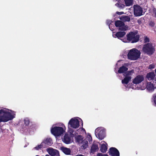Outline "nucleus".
<instances>
[{"label": "nucleus", "instance_id": "obj_1", "mask_svg": "<svg viewBox=\"0 0 156 156\" xmlns=\"http://www.w3.org/2000/svg\"><path fill=\"white\" fill-rule=\"evenodd\" d=\"M15 112L5 108L0 110V122H5L15 117Z\"/></svg>", "mask_w": 156, "mask_h": 156}, {"label": "nucleus", "instance_id": "obj_2", "mask_svg": "<svg viewBox=\"0 0 156 156\" xmlns=\"http://www.w3.org/2000/svg\"><path fill=\"white\" fill-rule=\"evenodd\" d=\"M128 70L127 68L124 66H122L119 68L118 71L119 73H124L123 76L125 78L122 80V82L123 84L128 83L132 79V75L134 73V71L133 70L125 72Z\"/></svg>", "mask_w": 156, "mask_h": 156}, {"label": "nucleus", "instance_id": "obj_3", "mask_svg": "<svg viewBox=\"0 0 156 156\" xmlns=\"http://www.w3.org/2000/svg\"><path fill=\"white\" fill-rule=\"evenodd\" d=\"M127 39H123L122 41L124 42H127V41H131L132 43L137 42L139 39V36L137 34V30L130 32L126 35Z\"/></svg>", "mask_w": 156, "mask_h": 156}, {"label": "nucleus", "instance_id": "obj_4", "mask_svg": "<svg viewBox=\"0 0 156 156\" xmlns=\"http://www.w3.org/2000/svg\"><path fill=\"white\" fill-rule=\"evenodd\" d=\"M66 127L63 124L62 127H54L51 129V133L55 136H61L65 132Z\"/></svg>", "mask_w": 156, "mask_h": 156}, {"label": "nucleus", "instance_id": "obj_5", "mask_svg": "<svg viewBox=\"0 0 156 156\" xmlns=\"http://www.w3.org/2000/svg\"><path fill=\"white\" fill-rule=\"evenodd\" d=\"M140 52L136 48H133L129 51L127 54L128 58L131 60H136L139 58Z\"/></svg>", "mask_w": 156, "mask_h": 156}, {"label": "nucleus", "instance_id": "obj_6", "mask_svg": "<svg viewBox=\"0 0 156 156\" xmlns=\"http://www.w3.org/2000/svg\"><path fill=\"white\" fill-rule=\"evenodd\" d=\"M143 51L148 55H152L155 51L154 47L151 43L144 44L142 49Z\"/></svg>", "mask_w": 156, "mask_h": 156}, {"label": "nucleus", "instance_id": "obj_7", "mask_svg": "<svg viewBox=\"0 0 156 156\" xmlns=\"http://www.w3.org/2000/svg\"><path fill=\"white\" fill-rule=\"evenodd\" d=\"M75 138L77 142L78 143L82 149H84L87 147L88 141L86 140H84L82 136L78 135L75 136Z\"/></svg>", "mask_w": 156, "mask_h": 156}, {"label": "nucleus", "instance_id": "obj_8", "mask_svg": "<svg viewBox=\"0 0 156 156\" xmlns=\"http://www.w3.org/2000/svg\"><path fill=\"white\" fill-rule=\"evenodd\" d=\"M105 129L102 127H99L97 128L95 131L96 136L99 139L102 140L105 136Z\"/></svg>", "mask_w": 156, "mask_h": 156}, {"label": "nucleus", "instance_id": "obj_9", "mask_svg": "<svg viewBox=\"0 0 156 156\" xmlns=\"http://www.w3.org/2000/svg\"><path fill=\"white\" fill-rule=\"evenodd\" d=\"M79 126V121L76 117L71 119L68 123L69 129L71 128L76 129Z\"/></svg>", "mask_w": 156, "mask_h": 156}, {"label": "nucleus", "instance_id": "obj_10", "mask_svg": "<svg viewBox=\"0 0 156 156\" xmlns=\"http://www.w3.org/2000/svg\"><path fill=\"white\" fill-rule=\"evenodd\" d=\"M134 13L136 16H140L142 15L143 10L142 8L139 5H134L133 6Z\"/></svg>", "mask_w": 156, "mask_h": 156}, {"label": "nucleus", "instance_id": "obj_11", "mask_svg": "<svg viewBox=\"0 0 156 156\" xmlns=\"http://www.w3.org/2000/svg\"><path fill=\"white\" fill-rule=\"evenodd\" d=\"M115 25L119 27V29L121 30H126L128 29V27L125 26L124 23L120 20H117L115 22Z\"/></svg>", "mask_w": 156, "mask_h": 156}, {"label": "nucleus", "instance_id": "obj_12", "mask_svg": "<svg viewBox=\"0 0 156 156\" xmlns=\"http://www.w3.org/2000/svg\"><path fill=\"white\" fill-rule=\"evenodd\" d=\"M41 143L43 145V147L44 148L47 147L51 146L53 144V143L51 138H47L45 139Z\"/></svg>", "mask_w": 156, "mask_h": 156}, {"label": "nucleus", "instance_id": "obj_13", "mask_svg": "<svg viewBox=\"0 0 156 156\" xmlns=\"http://www.w3.org/2000/svg\"><path fill=\"white\" fill-rule=\"evenodd\" d=\"M109 152L111 156H119V151L114 147L111 148Z\"/></svg>", "mask_w": 156, "mask_h": 156}, {"label": "nucleus", "instance_id": "obj_14", "mask_svg": "<svg viewBox=\"0 0 156 156\" xmlns=\"http://www.w3.org/2000/svg\"><path fill=\"white\" fill-rule=\"evenodd\" d=\"M144 80V78L143 76L138 75L134 78L133 82L134 84H137L140 83Z\"/></svg>", "mask_w": 156, "mask_h": 156}, {"label": "nucleus", "instance_id": "obj_15", "mask_svg": "<svg viewBox=\"0 0 156 156\" xmlns=\"http://www.w3.org/2000/svg\"><path fill=\"white\" fill-rule=\"evenodd\" d=\"M62 141L65 143L68 144L72 142V139L68 134H65L62 138Z\"/></svg>", "mask_w": 156, "mask_h": 156}, {"label": "nucleus", "instance_id": "obj_16", "mask_svg": "<svg viewBox=\"0 0 156 156\" xmlns=\"http://www.w3.org/2000/svg\"><path fill=\"white\" fill-rule=\"evenodd\" d=\"M101 148L100 150L103 153H105L106 152L107 150V144L104 141H102L100 143Z\"/></svg>", "mask_w": 156, "mask_h": 156}, {"label": "nucleus", "instance_id": "obj_17", "mask_svg": "<svg viewBox=\"0 0 156 156\" xmlns=\"http://www.w3.org/2000/svg\"><path fill=\"white\" fill-rule=\"evenodd\" d=\"M47 151L49 154L52 156L58 154V151L55 149H54L51 147H49L47 148Z\"/></svg>", "mask_w": 156, "mask_h": 156}, {"label": "nucleus", "instance_id": "obj_18", "mask_svg": "<svg viewBox=\"0 0 156 156\" xmlns=\"http://www.w3.org/2000/svg\"><path fill=\"white\" fill-rule=\"evenodd\" d=\"M146 88L148 90L151 92L153 91L155 87L153 83H152L151 82H149L147 83Z\"/></svg>", "mask_w": 156, "mask_h": 156}, {"label": "nucleus", "instance_id": "obj_19", "mask_svg": "<svg viewBox=\"0 0 156 156\" xmlns=\"http://www.w3.org/2000/svg\"><path fill=\"white\" fill-rule=\"evenodd\" d=\"M155 76V74L154 72H150L147 74V77L148 80H151L153 79Z\"/></svg>", "mask_w": 156, "mask_h": 156}, {"label": "nucleus", "instance_id": "obj_20", "mask_svg": "<svg viewBox=\"0 0 156 156\" xmlns=\"http://www.w3.org/2000/svg\"><path fill=\"white\" fill-rule=\"evenodd\" d=\"M120 19L124 22H129L130 21V18L129 16H122L120 18Z\"/></svg>", "mask_w": 156, "mask_h": 156}, {"label": "nucleus", "instance_id": "obj_21", "mask_svg": "<svg viewBox=\"0 0 156 156\" xmlns=\"http://www.w3.org/2000/svg\"><path fill=\"white\" fill-rule=\"evenodd\" d=\"M126 34L124 31H120L117 32L115 34V36L118 38L123 37Z\"/></svg>", "mask_w": 156, "mask_h": 156}, {"label": "nucleus", "instance_id": "obj_22", "mask_svg": "<svg viewBox=\"0 0 156 156\" xmlns=\"http://www.w3.org/2000/svg\"><path fill=\"white\" fill-rule=\"evenodd\" d=\"M62 152L66 154H69L70 153L71 151L69 148L63 147L61 148Z\"/></svg>", "mask_w": 156, "mask_h": 156}, {"label": "nucleus", "instance_id": "obj_23", "mask_svg": "<svg viewBox=\"0 0 156 156\" xmlns=\"http://www.w3.org/2000/svg\"><path fill=\"white\" fill-rule=\"evenodd\" d=\"M98 146L97 145L93 144L91 147V152L94 153L98 150Z\"/></svg>", "mask_w": 156, "mask_h": 156}, {"label": "nucleus", "instance_id": "obj_24", "mask_svg": "<svg viewBox=\"0 0 156 156\" xmlns=\"http://www.w3.org/2000/svg\"><path fill=\"white\" fill-rule=\"evenodd\" d=\"M133 0H124L125 4L127 6H129L132 4Z\"/></svg>", "mask_w": 156, "mask_h": 156}, {"label": "nucleus", "instance_id": "obj_25", "mask_svg": "<svg viewBox=\"0 0 156 156\" xmlns=\"http://www.w3.org/2000/svg\"><path fill=\"white\" fill-rule=\"evenodd\" d=\"M43 148H44V147H43V145H42V143H41L40 145H38L37 146L34 147L33 148V149L37 150H38L40 149Z\"/></svg>", "mask_w": 156, "mask_h": 156}, {"label": "nucleus", "instance_id": "obj_26", "mask_svg": "<svg viewBox=\"0 0 156 156\" xmlns=\"http://www.w3.org/2000/svg\"><path fill=\"white\" fill-rule=\"evenodd\" d=\"M84 140H86L87 141V140H88V141L90 143L92 141V138L91 136L89 134L86 137V138H84Z\"/></svg>", "mask_w": 156, "mask_h": 156}, {"label": "nucleus", "instance_id": "obj_27", "mask_svg": "<svg viewBox=\"0 0 156 156\" xmlns=\"http://www.w3.org/2000/svg\"><path fill=\"white\" fill-rule=\"evenodd\" d=\"M115 5L116 6L119 8H123L124 7V5L121 3H120L119 1H118V3L115 4Z\"/></svg>", "mask_w": 156, "mask_h": 156}, {"label": "nucleus", "instance_id": "obj_28", "mask_svg": "<svg viewBox=\"0 0 156 156\" xmlns=\"http://www.w3.org/2000/svg\"><path fill=\"white\" fill-rule=\"evenodd\" d=\"M24 121L25 124L27 126L29 124V120L28 119H24Z\"/></svg>", "mask_w": 156, "mask_h": 156}, {"label": "nucleus", "instance_id": "obj_29", "mask_svg": "<svg viewBox=\"0 0 156 156\" xmlns=\"http://www.w3.org/2000/svg\"><path fill=\"white\" fill-rule=\"evenodd\" d=\"M155 67V65L154 64H152L149 66L148 68L150 69H152L154 68Z\"/></svg>", "mask_w": 156, "mask_h": 156}, {"label": "nucleus", "instance_id": "obj_30", "mask_svg": "<svg viewBox=\"0 0 156 156\" xmlns=\"http://www.w3.org/2000/svg\"><path fill=\"white\" fill-rule=\"evenodd\" d=\"M153 83L155 88H156V77L153 80Z\"/></svg>", "mask_w": 156, "mask_h": 156}, {"label": "nucleus", "instance_id": "obj_31", "mask_svg": "<svg viewBox=\"0 0 156 156\" xmlns=\"http://www.w3.org/2000/svg\"><path fill=\"white\" fill-rule=\"evenodd\" d=\"M97 156H108L107 154H103L101 153H99L97 154Z\"/></svg>", "mask_w": 156, "mask_h": 156}, {"label": "nucleus", "instance_id": "obj_32", "mask_svg": "<svg viewBox=\"0 0 156 156\" xmlns=\"http://www.w3.org/2000/svg\"><path fill=\"white\" fill-rule=\"evenodd\" d=\"M149 39L148 37H146L145 38V39H144V41H145V42H149Z\"/></svg>", "mask_w": 156, "mask_h": 156}, {"label": "nucleus", "instance_id": "obj_33", "mask_svg": "<svg viewBox=\"0 0 156 156\" xmlns=\"http://www.w3.org/2000/svg\"><path fill=\"white\" fill-rule=\"evenodd\" d=\"M116 13L118 15H121V14H123L124 13V12H116Z\"/></svg>", "mask_w": 156, "mask_h": 156}, {"label": "nucleus", "instance_id": "obj_34", "mask_svg": "<svg viewBox=\"0 0 156 156\" xmlns=\"http://www.w3.org/2000/svg\"><path fill=\"white\" fill-rule=\"evenodd\" d=\"M153 14L154 15V16L156 18V10H154Z\"/></svg>", "mask_w": 156, "mask_h": 156}, {"label": "nucleus", "instance_id": "obj_35", "mask_svg": "<svg viewBox=\"0 0 156 156\" xmlns=\"http://www.w3.org/2000/svg\"><path fill=\"white\" fill-rule=\"evenodd\" d=\"M154 102L155 104L156 105V95L154 98Z\"/></svg>", "mask_w": 156, "mask_h": 156}, {"label": "nucleus", "instance_id": "obj_36", "mask_svg": "<svg viewBox=\"0 0 156 156\" xmlns=\"http://www.w3.org/2000/svg\"><path fill=\"white\" fill-rule=\"evenodd\" d=\"M128 51H125L124 53V55H125V54H126V55L128 53Z\"/></svg>", "mask_w": 156, "mask_h": 156}, {"label": "nucleus", "instance_id": "obj_37", "mask_svg": "<svg viewBox=\"0 0 156 156\" xmlns=\"http://www.w3.org/2000/svg\"><path fill=\"white\" fill-rule=\"evenodd\" d=\"M55 156H59V153H58V154H56L55 155H54Z\"/></svg>", "mask_w": 156, "mask_h": 156}, {"label": "nucleus", "instance_id": "obj_38", "mask_svg": "<svg viewBox=\"0 0 156 156\" xmlns=\"http://www.w3.org/2000/svg\"><path fill=\"white\" fill-rule=\"evenodd\" d=\"M73 132L72 133V135H71V136L72 137H73V136H74V134L73 133Z\"/></svg>", "mask_w": 156, "mask_h": 156}, {"label": "nucleus", "instance_id": "obj_39", "mask_svg": "<svg viewBox=\"0 0 156 156\" xmlns=\"http://www.w3.org/2000/svg\"><path fill=\"white\" fill-rule=\"evenodd\" d=\"M111 23V21H110V20H109V21L108 23H108Z\"/></svg>", "mask_w": 156, "mask_h": 156}, {"label": "nucleus", "instance_id": "obj_40", "mask_svg": "<svg viewBox=\"0 0 156 156\" xmlns=\"http://www.w3.org/2000/svg\"><path fill=\"white\" fill-rule=\"evenodd\" d=\"M45 156H50V155L48 154H46Z\"/></svg>", "mask_w": 156, "mask_h": 156}, {"label": "nucleus", "instance_id": "obj_41", "mask_svg": "<svg viewBox=\"0 0 156 156\" xmlns=\"http://www.w3.org/2000/svg\"><path fill=\"white\" fill-rule=\"evenodd\" d=\"M110 26H111V25L110 24H109V28H110Z\"/></svg>", "mask_w": 156, "mask_h": 156}, {"label": "nucleus", "instance_id": "obj_42", "mask_svg": "<svg viewBox=\"0 0 156 156\" xmlns=\"http://www.w3.org/2000/svg\"><path fill=\"white\" fill-rule=\"evenodd\" d=\"M155 73H156V69H155Z\"/></svg>", "mask_w": 156, "mask_h": 156}]
</instances>
